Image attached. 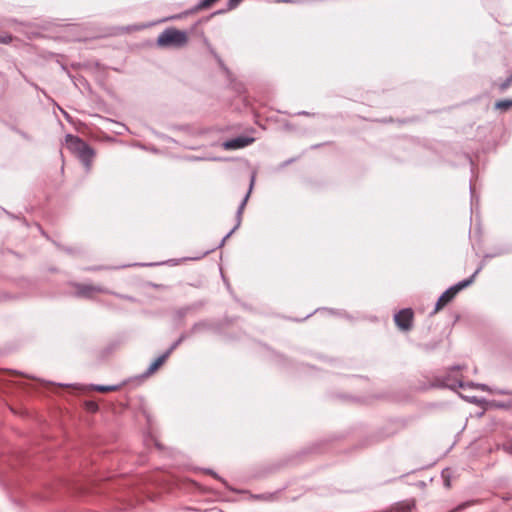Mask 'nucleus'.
I'll use <instances>...</instances> for the list:
<instances>
[{"mask_svg": "<svg viewBox=\"0 0 512 512\" xmlns=\"http://www.w3.org/2000/svg\"><path fill=\"white\" fill-rule=\"evenodd\" d=\"M510 107H512V99L511 100H509V99L500 100V101L496 102V104H495L496 109L503 110V111L508 110Z\"/></svg>", "mask_w": 512, "mask_h": 512, "instance_id": "nucleus-10", "label": "nucleus"}, {"mask_svg": "<svg viewBox=\"0 0 512 512\" xmlns=\"http://www.w3.org/2000/svg\"><path fill=\"white\" fill-rule=\"evenodd\" d=\"M461 368H462L461 366H453L452 370H460Z\"/></svg>", "mask_w": 512, "mask_h": 512, "instance_id": "nucleus-26", "label": "nucleus"}, {"mask_svg": "<svg viewBox=\"0 0 512 512\" xmlns=\"http://www.w3.org/2000/svg\"><path fill=\"white\" fill-rule=\"evenodd\" d=\"M187 42V33L175 28H166L157 38V45L162 48H182Z\"/></svg>", "mask_w": 512, "mask_h": 512, "instance_id": "nucleus-3", "label": "nucleus"}, {"mask_svg": "<svg viewBox=\"0 0 512 512\" xmlns=\"http://www.w3.org/2000/svg\"><path fill=\"white\" fill-rule=\"evenodd\" d=\"M218 62L220 63L221 66H223V63L220 58H218Z\"/></svg>", "mask_w": 512, "mask_h": 512, "instance_id": "nucleus-28", "label": "nucleus"}, {"mask_svg": "<svg viewBox=\"0 0 512 512\" xmlns=\"http://www.w3.org/2000/svg\"><path fill=\"white\" fill-rule=\"evenodd\" d=\"M444 485H445V487H447V488H449V487H450L451 483H450V479H449V478H446V479L444 480Z\"/></svg>", "mask_w": 512, "mask_h": 512, "instance_id": "nucleus-22", "label": "nucleus"}, {"mask_svg": "<svg viewBox=\"0 0 512 512\" xmlns=\"http://www.w3.org/2000/svg\"><path fill=\"white\" fill-rule=\"evenodd\" d=\"M100 267H96V268H90L89 270H99Z\"/></svg>", "mask_w": 512, "mask_h": 512, "instance_id": "nucleus-27", "label": "nucleus"}, {"mask_svg": "<svg viewBox=\"0 0 512 512\" xmlns=\"http://www.w3.org/2000/svg\"><path fill=\"white\" fill-rule=\"evenodd\" d=\"M12 36L7 33H0V43L7 44L11 42Z\"/></svg>", "mask_w": 512, "mask_h": 512, "instance_id": "nucleus-16", "label": "nucleus"}, {"mask_svg": "<svg viewBox=\"0 0 512 512\" xmlns=\"http://www.w3.org/2000/svg\"><path fill=\"white\" fill-rule=\"evenodd\" d=\"M117 297L119 298H122V299H126V300H129V301H134V298L131 297V296H127V295H121V294H115Z\"/></svg>", "mask_w": 512, "mask_h": 512, "instance_id": "nucleus-21", "label": "nucleus"}, {"mask_svg": "<svg viewBox=\"0 0 512 512\" xmlns=\"http://www.w3.org/2000/svg\"><path fill=\"white\" fill-rule=\"evenodd\" d=\"M76 295L78 297L91 298L93 293H110V291L102 286H94L89 284H75Z\"/></svg>", "mask_w": 512, "mask_h": 512, "instance_id": "nucleus-8", "label": "nucleus"}, {"mask_svg": "<svg viewBox=\"0 0 512 512\" xmlns=\"http://www.w3.org/2000/svg\"><path fill=\"white\" fill-rule=\"evenodd\" d=\"M217 0H200L198 4L195 6L194 10H201L207 7H210Z\"/></svg>", "mask_w": 512, "mask_h": 512, "instance_id": "nucleus-13", "label": "nucleus"}, {"mask_svg": "<svg viewBox=\"0 0 512 512\" xmlns=\"http://www.w3.org/2000/svg\"><path fill=\"white\" fill-rule=\"evenodd\" d=\"M482 268L483 265L481 264L469 278L459 281L458 283L444 291L438 298V301L435 305L432 314L436 313L437 311L442 309L446 304L452 301L459 291L471 285L474 282L476 275L482 270Z\"/></svg>", "mask_w": 512, "mask_h": 512, "instance_id": "nucleus-2", "label": "nucleus"}, {"mask_svg": "<svg viewBox=\"0 0 512 512\" xmlns=\"http://www.w3.org/2000/svg\"><path fill=\"white\" fill-rule=\"evenodd\" d=\"M493 393L499 394V395H512V390L509 389H498L495 388L492 390Z\"/></svg>", "mask_w": 512, "mask_h": 512, "instance_id": "nucleus-18", "label": "nucleus"}, {"mask_svg": "<svg viewBox=\"0 0 512 512\" xmlns=\"http://www.w3.org/2000/svg\"><path fill=\"white\" fill-rule=\"evenodd\" d=\"M94 389L99 392H108V391L117 390L118 386H116V385H96L94 387Z\"/></svg>", "mask_w": 512, "mask_h": 512, "instance_id": "nucleus-12", "label": "nucleus"}, {"mask_svg": "<svg viewBox=\"0 0 512 512\" xmlns=\"http://www.w3.org/2000/svg\"><path fill=\"white\" fill-rule=\"evenodd\" d=\"M207 327V324L205 322H198V323H195L192 328H191V333L194 334V333H197L198 331L204 329Z\"/></svg>", "mask_w": 512, "mask_h": 512, "instance_id": "nucleus-14", "label": "nucleus"}, {"mask_svg": "<svg viewBox=\"0 0 512 512\" xmlns=\"http://www.w3.org/2000/svg\"><path fill=\"white\" fill-rule=\"evenodd\" d=\"M90 409H91V410H95V409H97V405H96L95 403H91V404H90Z\"/></svg>", "mask_w": 512, "mask_h": 512, "instance_id": "nucleus-24", "label": "nucleus"}, {"mask_svg": "<svg viewBox=\"0 0 512 512\" xmlns=\"http://www.w3.org/2000/svg\"><path fill=\"white\" fill-rule=\"evenodd\" d=\"M186 334H181L180 337L171 344V346L165 351V354H170L185 340Z\"/></svg>", "mask_w": 512, "mask_h": 512, "instance_id": "nucleus-11", "label": "nucleus"}, {"mask_svg": "<svg viewBox=\"0 0 512 512\" xmlns=\"http://www.w3.org/2000/svg\"><path fill=\"white\" fill-rule=\"evenodd\" d=\"M242 0H229L228 1V9H234Z\"/></svg>", "mask_w": 512, "mask_h": 512, "instance_id": "nucleus-19", "label": "nucleus"}, {"mask_svg": "<svg viewBox=\"0 0 512 512\" xmlns=\"http://www.w3.org/2000/svg\"><path fill=\"white\" fill-rule=\"evenodd\" d=\"M205 471H206L207 473L211 474L214 478H216V479L220 480L222 483H224V484H225V481H224V480H223V479H222V478H221V477H220L216 472H214L213 470H211V469H206Z\"/></svg>", "mask_w": 512, "mask_h": 512, "instance_id": "nucleus-20", "label": "nucleus"}, {"mask_svg": "<svg viewBox=\"0 0 512 512\" xmlns=\"http://www.w3.org/2000/svg\"><path fill=\"white\" fill-rule=\"evenodd\" d=\"M413 311L410 308L402 309L394 315L396 325L402 330H409L412 326Z\"/></svg>", "mask_w": 512, "mask_h": 512, "instance_id": "nucleus-7", "label": "nucleus"}, {"mask_svg": "<svg viewBox=\"0 0 512 512\" xmlns=\"http://www.w3.org/2000/svg\"><path fill=\"white\" fill-rule=\"evenodd\" d=\"M441 386L450 388L452 390H456L457 388H476L481 391L486 392H492L493 389L489 388L486 384L481 383H474V382H463L461 379H453L450 375L445 377L442 382Z\"/></svg>", "mask_w": 512, "mask_h": 512, "instance_id": "nucleus-4", "label": "nucleus"}, {"mask_svg": "<svg viewBox=\"0 0 512 512\" xmlns=\"http://www.w3.org/2000/svg\"><path fill=\"white\" fill-rule=\"evenodd\" d=\"M188 311L189 307L180 308L179 310L176 311V316L178 317V319H182L186 316Z\"/></svg>", "mask_w": 512, "mask_h": 512, "instance_id": "nucleus-17", "label": "nucleus"}, {"mask_svg": "<svg viewBox=\"0 0 512 512\" xmlns=\"http://www.w3.org/2000/svg\"><path fill=\"white\" fill-rule=\"evenodd\" d=\"M512 84V74L507 77L500 85L499 89L505 91Z\"/></svg>", "mask_w": 512, "mask_h": 512, "instance_id": "nucleus-15", "label": "nucleus"}, {"mask_svg": "<svg viewBox=\"0 0 512 512\" xmlns=\"http://www.w3.org/2000/svg\"><path fill=\"white\" fill-rule=\"evenodd\" d=\"M292 162H293V159L287 160V161L283 164V166H286L287 164H290V163H292Z\"/></svg>", "mask_w": 512, "mask_h": 512, "instance_id": "nucleus-25", "label": "nucleus"}, {"mask_svg": "<svg viewBox=\"0 0 512 512\" xmlns=\"http://www.w3.org/2000/svg\"><path fill=\"white\" fill-rule=\"evenodd\" d=\"M297 114L298 115H307V116L310 115V113L306 112V111H301V112H298Z\"/></svg>", "mask_w": 512, "mask_h": 512, "instance_id": "nucleus-23", "label": "nucleus"}, {"mask_svg": "<svg viewBox=\"0 0 512 512\" xmlns=\"http://www.w3.org/2000/svg\"><path fill=\"white\" fill-rule=\"evenodd\" d=\"M168 354H165V352L160 355L157 359H155L150 365L149 367L147 368V370L145 371L144 375L145 376H150L152 375L165 361L166 359L168 358Z\"/></svg>", "mask_w": 512, "mask_h": 512, "instance_id": "nucleus-9", "label": "nucleus"}, {"mask_svg": "<svg viewBox=\"0 0 512 512\" xmlns=\"http://www.w3.org/2000/svg\"><path fill=\"white\" fill-rule=\"evenodd\" d=\"M65 142L69 151L80 160L85 170L89 172L95 157L94 149L83 139L72 134L66 135Z\"/></svg>", "mask_w": 512, "mask_h": 512, "instance_id": "nucleus-1", "label": "nucleus"}, {"mask_svg": "<svg viewBox=\"0 0 512 512\" xmlns=\"http://www.w3.org/2000/svg\"><path fill=\"white\" fill-rule=\"evenodd\" d=\"M253 185H254V176H252L251 178V182H250V187H249V190L248 192L246 193V195L244 196L243 200L241 201L240 205L238 206V209L236 211V224L235 226L223 237V239L221 240V242L219 243L218 245V248L222 247L226 240L240 227L241 225V221H242V214H243V211L245 209V206H246V203L249 199V196H250V193H251V190L253 188Z\"/></svg>", "mask_w": 512, "mask_h": 512, "instance_id": "nucleus-5", "label": "nucleus"}, {"mask_svg": "<svg viewBox=\"0 0 512 512\" xmlns=\"http://www.w3.org/2000/svg\"><path fill=\"white\" fill-rule=\"evenodd\" d=\"M254 141L255 138L250 136H238L224 141L222 147L225 150H237L251 145Z\"/></svg>", "mask_w": 512, "mask_h": 512, "instance_id": "nucleus-6", "label": "nucleus"}]
</instances>
